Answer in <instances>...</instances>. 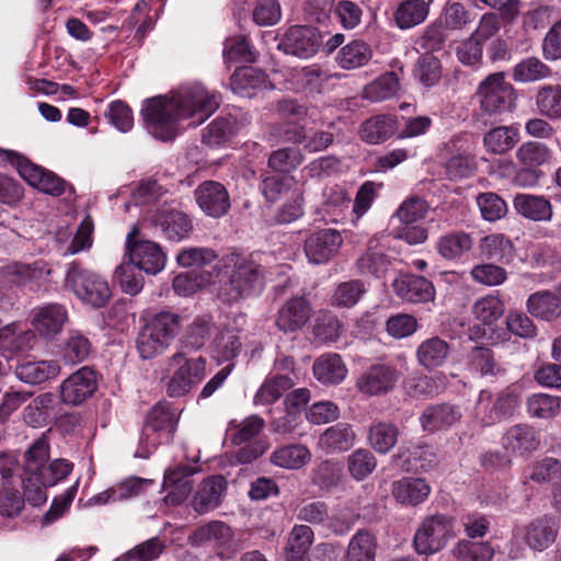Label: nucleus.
<instances>
[{
  "mask_svg": "<svg viewBox=\"0 0 561 561\" xmlns=\"http://www.w3.org/2000/svg\"><path fill=\"white\" fill-rule=\"evenodd\" d=\"M539 113L548 118H561V85L546 84L536 94Z\"/></svg>",
  "mask_w": 561,
  "mask_h": 561,
  "instance_id": "nucleus-49",
  "label": "nucleus"
},
{
  "mask_svg": "<svg viewBox=\"0 0 561 561\" xmlns=\"http://www.w3.org/2000/svg\"><path fill=\"white\" fill-rule=\"evenodd\" d=\"M462 417L460 408L450 403L428 405L420 416V423L426 432H437L450 428Z\"/></svg>",
  "mask_w": 561,
  "mask_h": 561,
  "instance_id": "nucleus-21",
  "label": "nucleus"
},
{
  "mask_svg": "<svg viewBox=\"0 0 561 561\" xmlns=\"http://www.w3.org/2000/svg\"><path fill=\"white\" fill-rule=\"evenodd\" d=\"M469 369L481 377L496 376L502 371L494 358L493 351L485 346H476L468 354Z\"/></svg>",
  "mask_w": 561,
  "mask_h": 561,
  "instance_id": "nucleus-48",
  "label": "nucleus"
},
{
  "mask_svg": "<svg viewBox=\"0 0 561 561\" xmlns=\"http://www.w3.org/2000/svg\"><path fill=\"white\" fill-rule=\"evenodd\" d=\"M173 365L179 367L168 382L167 393L169 397H181L203 379L206 358L199 356L196 359L186 360L182 353H176L170 359V366Z\"/></svg>",
  "mask_w": 561,
  "mask_h": 561,
  "instance_id": "nucleus-9",
  "label": "nucleus"
},
{
  "mask_svg": "<svg viewBox=\"0 0 561 561\" xmlns=\"http://www.w3.org/2000/svg\"><path fill=\"white\" fill-rule=\"evenodd\" d=\"M67 310L62 305L48 304L34 310L32 324L44 336L59 333L67 321Z\"/></svg>",
  "mask_w": 561,
  "mask_h": 561,
  "instance_id": "nucleus-27",
  "label": "nucleus"
},
{
  "mask_svg": "<svg viewBox=\"0 0 561 561\" xmlns=\"http://www.w3.org/2000/svg\"><path fill=\"white\" fill-rule=\"evenodd\" d=\"M1 152L7 156V160L16 167L19 174L33 187L51 196H60L65 193L67 182L57 174L32 163L16 151L1 150Z\"/></svg>",
  "mask_w": 561,
  "mask_h": 561,
  "instance_id": "nucleus-6",
  "label": "nucleus"
},
{
  "mask_svg": "<svg viewBox=\"0 0 561 561\" xmlns=\"http://www.w3.org/2000/svg\"><path fill=\"white\" fill-rule=\"evenodd\" d=\"M479 249L486 260L501 264H508L514 256L512 241L500 233L489 234L482 238Z\"/></svg>",
  "mask_w": 561,
  "mask_h": 561,
  "instance_id": "nucleus-39",
  "label": "nucleus"
},
{
  "mask_svg": "<svg viewBox=\"0 0 561 561\" xmlns=\"http://www.w3.org/2000/svg\"><path fill=\"white\" fill-rule=\"evenodd\" d=\"M311 308L302 297L287 300L278 310L276 325L283 332H295L310 319Z\"/></svg>",
  "mask_w": 561,
  "mask_h": 561,
  "instance_id": "nucleus-23",
  "label": "nucleus"
},
{
  "mask_svg": "<svg viewBox=\"0 0 561 561\" xmlns=\"http://www.w3.org/2000/svg\"><path fill=\"white\" fill-rule=\"evenodd\" d=\"M373 57L370 46L364 41H352L339 53L337 62L341 68L352 70L368 64Z\"/></svg>",
  "mask_w": 561,
  "mask_h": 561,
  "instance_id": "nucleus-46",
  "label": "nucleus"
},
{
  "mask_svg": "<svg viewBox=\"0 0 561 561\" xmlns=\"http://www.w3.org/2000/svg\"><path fill=\"white\" fill-rule=\"evenodd\" d=\"M513 206L518 215L533 221H550L553 216L550 201L542 195L516 194Z\"/></svg>",
  "mask_w": 561,
  "mask_h": 561,
  "instance_id": "nucleus-28",
  "label": "nucleus"
},
{
  "mask_svg": "<svg viewBox=\"0 0 561 561\" xmlns=\"http://www.w3.org/2000/svg\"><path fill=\"white\" fill-rule=\"evenodd\" d=\"M230 88L242 98H253L259 92L272 89L267 75L251 66L239 67L230 77Z\"/></svg>",
  "mask_w": 561,
  "mask_h": 561,
  "instance_id": "nucleus-19",
  "label": "nucleus"
},
{
  "mask_svg": "<svg viewBox=\"0 0 561 561\" xmlns=\"http://www.w3.org/2000/svg\"><path fill=\"white\" fill-rule=\"evenodd\" d=\"M450 346L439 336L424 340L416 348V359L425 369L443 366L449 357Z\"/></svg>",
  "mask_w": 561,
  "mask_h": 561,
  "instance_id": "nucleus-31",
  "label": "nucleus"
},
{
  "mask_svg": "<svg viewBox=\"0 0 561 561\" xmlns=\"http://www.w3.org/2000/svg\"><path fill=\"white\" fill-rule=\"evenodd\" d=\"M312 371L320 383L335 386L346 378L348 370L339 354L325 353L314 360Z\"/></svg>",
  "mask_w": 561,
  "mask_h": 561,
  "instance_id": "nucleus-26",
  "label": "nucleus"
},
{
  "mask_svg": "<svg viewBox=\"0 0 561 561\" xmlns=\"http://www.w3.org/2000/svg\"><path fill=\"white\" fill-rule=\"evenodd\" d=\"M377 537L368 529H358L350 539L344 561H375Z\"/></svg>",
  "mask_w": 561,
  "mask_h": 561,
  "instance_id": "nucleus-33",
  "label": "nucleus"
},
{
  "mask_svg": "<svg viewBox=\"0 0 561 561\" xmlns=\"http://www.w3.org/2000/svg\"><path fill=\"white\" fill-rule=\"evenodd\" d=\"M210 284V272L188 271L173 278L172 287L179 296H191Z\"/></svg>",
  "mask_w": 561,
  "mask_h": 561,
  "instance_id": "nucleus-51",
  "label": "nucleus"
},
{
  "mask_svg": "<svg viewBox=\"0 0 561 561\" xmlns=\"http://www.w3.org/2000/svg\"><path fill=\"white\" fill-rule=\"evenodd\" d=\"M400 90V78L397 72L389 71L378 77L364 88V98L371 102H382L397 95Z\"/></svg>",
  "mask_w": 561,
  "mask_h": 561,
  "instance_id": "nucleus-41",
  "label": "nucleus"
},
{
  "mask_svg": "<svg viewBox=\"0 0 561 561\" xmlns=\"http://www.w3.org/2000/svg\"><path fill=\"white\" fill-rule=\"evenodd\" d=\"M558 527L554 518L541 516L529 523L524 529V541L533 550L542 551L556 540Z\"/></svg>",
  "mask_w": 561,
  "mask_h": 561,
  "instance_id": "nucleus-25",
  "label": "nucleus"
},
{
  "mask_svg": "<svg viewBox=\"0 0 561 561\" xmlns=\"http://www.w3.org/2000/svg\"><path fill=\"white\" fill-rule=\"evenodd\" d=\"M399 380V371L387 364H374L364 370L355 381L356 390L368 397L390 392Z\"/></svg>",
  "mask_w": 561,
  "mask_h": 561,
  "instance_id": "nucleus-10",
  "label": "nucleus"
},
{
  "mask_svg": "<svg viewBox=\"0 0 561 561\" xmlns=\"http://www.w3.org/2000/svg\"><path fill=\"white\" fill-rule=\"evenodd\" d=\"M264 267L250 256L231 252L222 255L213 268L216 296L231 305L255 294L264 282Z\"/></svg>",
  "mask_w": 561,
  "mask_h": 561,
  "instance_id": "nucleus-2",
  "label": "nucleus"
},
{
  "mask_svg": "<svg viewBox=\"0 0 561 561\" xmlns=\"http://www.w3.org/2000/svg\"><path fill=\"white\" fill-rule=\"evenodd\" d=\"M472 244L471 237L461 231L442 237L437 244V250L443 257L455 260L468 252L472 248Z\"/></svg>",
  "mask_w": 561,
  "mask_h": 561,
  "instance_id": "nucleus-54",
  "label": "nucleus"
},
{
  "mask_svg": "<svg viewBox=\"0 0 561 561\" xmlns=\"http://www.w3.org/2000/svg\"><path fill=\"white\" fill-rule=\"evenodd\" d=\"M313 538L314 534L310 526H294L286 546V561H306V554L313 542Z\"/></svg>",
  "mask_w": 561,
  "mask_h": 561,
  "instance_id": "nucleus-42",
  "label": "nucleus"
},
{
  "mask_svg": "<svg viewBox=\"0 0 561 561\" xmlns=\"http://www.w3.org/2000/svg\"><path fill=\"white\" fill-rule=\"evenodd\" d=\"M398 130V122L393 115L379 114L366 119L360 126V138L373 145L381 144Z\"/></svg>",
  "mask_w": 561,
  "mask_h": 561,
  "instance_id": "nucleus-29",
  "label": "nucleus"
},
{
  "mask_svg": "<svg viewBox=\"0 0 561 561\" xmlns=\"http://www.w3.org/2000/svg\"><path fill=\"white\" fill-rule=\"evenodd\" d=\"M51 273L48 263L38 260L32 264L13 262L0 267V287L12 289L39 282Z\"/></svg>",
  "mask_w": 561,
  "mask_h": 561,
  "instance_id": "nucleus-11",
  "label": "nucleus"
},
{
  "mask_svg": "<svg viewBox=\"0 0 561 561\" xmlns=\"http://www.w3.org/2000/svg\"><path fill=\"white\" fill-rule=\"evenodd\" d=\"M72 468L73 465L70 461L59 458L44 467L37 477L23 478L22 488L27 502L33 506L44 504L47 501L46 488L66 479Z\"/></svg>",
  "mask_w": 561,
  "mask_h": 561,
  "instance_id": "nucleus-7",
  "label": "nucleus"
},
{
  "mask_svg": "<svg viewBox=\"0 0 561 561\" xmlns=\"http://www.w3.org/2000/svg\"><path fill=\"white\" fill-rule=\"evenodd\" d=\"M356 439L353 426L346 422H339L319 436L318 447L327 455H333L350 450Z\"/></svg>",
  "mask_w": 561,
  "mask_h": 561,
  "instance_id": "nucleus-22",
  "label": "nucleus"
},
{
  "mask_svg": "<svg viewBox=\"0 0 561 561\" xmlns=\"http://www.w3.org/2000/svg\"><path fill=\"white\" fill-rule=\"evenodd\" d=\"M560 400L558 397L536 393L527 400V411L533 417L550 419L559 413Z\"/></svg>",
  "mask_w": 561,
  "mask_h": 561,
  "instance_id": "nucleus-63",
  "label": "nucleus"
},
{
  "mask_svg": "<svg viewBox=\"0 0 561 561\" xmlns=\"http://www.w3.org/2000/svg\"><path fill=\"white\" fill-rule=\"evenodd\" d=\"M392 286L397 295L413 304L430 301L435 296L433 284L423 276H403L394 279Z\"/></svg>",
  "mask_w": 561,
  "mask_h": 561,
  "instance_id": "nucleus-24",
  "label": "nucleus"
},
{
  "mask_svg": "<svg viewBox=\"0 0 561 561\" xmlns=\"http://www.w3.org/2000/svg\"><path fill=\"white\" fill-rule=\"evenodd\" d=\"M550 76L551 69L537 57L523 59L513 70V79L517 82H535Z\"/></svg>",
  "mask_w": 561,
  "mask_h": 561,
  "instance_id": "nucleus-50",
  "label": "nucleus"
},
{
  "mask_svg": "<svg viewBox=\"0 0 561 561\" xmlns=\"http://www.w3.org/2000/svg\"><path fill=\"white\" fill-rule=\"evenodd\" d=\"M152 224L156 228H160L168 240L176 242L186 239L193 230L190 217L176 209H164L157 213L152 217Z\"/></svg>",
  "mask_w": 561,
  "mask_h": 561,
  "instance_id": "nucleus-20",
  "label": "nucleus"
},
{
  "mask_svg": "<svg viewBox=\"0 0 561 561\" xmlns=\"http://www.w3.org/2000/svg\"><path fill=\"white\" fill-rule=\"evenodd\" d=\"M65 282L81 301L93 308L104 307L112 297L108 283L76 261L69 264Z\"/></svg>",
  "mask_w": 561,
  "mask_h": 561,
  "instance_id": "nucleus-4",
  "label": "nucleus"
},
{
  "mask_svg": "<svg viewBox=\"0 0 561 561\" xmlns=\"http://www.w3.org/2000/svg\"><path fill=\"white\" fill-rule=\"evenodd\" d=\"M399 428L390 422H376L369 426L368 443L378 454L389 453L397 444Z\"/></svg>",
  "mask_w": 561,
  "mask_h": 561,
  "instance_id": "nucleus-40",
  "label": "nucleus"
},
{
  "mask_svg": "<svg viewBox=\"0 0 561 561\" xmlns=\"http://www.w3.org/2000/svg\"><path fill=\"white\" fill-rule=\"evenodd\" d=\"M459 561H491L493 550L489 543L459 541L453 550Z\"/></svg>",
  "mask_w": 561,
  "mask_h": 561,
  "instance_id": "nucleus-64",
  "label": "nucleus"
},
{
  "mask_svg": "<svg viewBox=\"0 0 561 561\" xmlns=\"http://www.w3.org/2000/svg\"><path fill=\"white\" fill-rule=\"evenodd\" d=\"M265 426L264 420L259 415H250L239 424L230 423V437L234 445H241L256 437Z\"/></svg>",
  "mask_w": 561,
  "mask_h": 561,
  "instance_id": "nucleus-59",
  "label": "nucleus"
},
{
  "mask_svg": "<svg viewBox=\"0 0 561 561\" xmlns=\"http://www.w3.org/2000/svg\"><path fill=\"white\" fill-rule=\"evenodd\" d=\"M54 400V394L49 392L37 396L24 409V421L33 427L44 425L49 417Z\"/></svg>",
  "mask_w": 561,
  "mask_h": 561,
  "instance_id": "nucleus-55",
  "label": "nucleus"
},
{
  "mask_svg": "<svg viewBox=\"0 0 561 561\" xmlns=\"http://www.w3.org/2000/svg\"><path fill=\"white\" fill-rule=\"evenodd\" d=\"M304 161V154L299 148L286 147L274 150L268 157V168L278 173H288L296 170Z\"/></svg>",
  "mask_w": 561,
  "mask_h": 561,
  "instance_id": "nucleus-56",
  "label": "nucleus"
},
{
  "mask_svg": "<svg viewBox=\"0 0 561 561\" xmlns=\"http://www.w3.org/2000/svg\"><path fill=\"white\" fill-rule=\"evenodd\" d=\"M391 492L397 502L414 506L427 499L431 486L423 479L403 478L393 482Z\"/></svg>",
  "mask_w": 561,
  "mask_h": 561,
  "instance_id": "nucleus-32",
  "label": "nucleus"
},
{
  "mask_svg": "<svg viewBox=\"0 0 561 561\" xmlns=\"http://www.w3.org/2000/svg\"><path fill=\"white\" fill-rule=\"evenodd\" d=\"M256 51L244 36L227 38L224 43L222 58L229 67L232 64H252L256 60Z\"/></svg>",
  "mask_w": 561,
  "mask_h": 561,
  "instance_id": "nucleus-45",
  "label": "nucleus"
},
{
  "mask_svg": "<svg viewBox=\"0 0 561 561\" xmlns=\"http://www.w3.org/2000/svg\"><path fill=\"white\" fill-rule=\"evenodd\" d=\"M49 459V440L47 434H42L24 453L23 478L37 477Z\"/></svg>",
  "mask_w": 561,
  "mask_h": 561,
  "instance_id": "nucleus-37",
  "label": "nucleus"
},
{
  "mask_svg": "<svg viewBox=\"0 0 561 561\" xmlns=\"http://www.w3.org/2000/svg\"><path fill=\"white\" fill-rule=\"evenodd\" d=\"M95 373L89 367H82L71 374L60 386V398L64 403L79 405L96 390Z\"/></svg>",
  "mask_w": 561,
  "mask_h": 561,
  "instance_id": "nucleus-14",
  "label": "nucleus"
},
{
  "mask_svg": "<svg viewBox=\"0 0 561 561\" xmlns=\"http://www.w3.org/2000/svg\"><path fill=\"white\" fill-rule=\"evenodd\" d=\"M428 12V4L425 0H404L398 5L394 20L400 28L405 30L424 22Z\"/></svg>",
  "mask_w": 561,
  "mask_h": 561,
  "instance_id": "nucleus-43",
  "label": "nucleus"
},
{
  "mask_svg": "<svg viewBox=\"0 0 561 561\" xmlns=\"http://www.w3.org/2000/svg\"><path fill=\"white\" fill-rule=\"evenodd\" d=\"M342 244L343 238L337 230L321 229L307 237L304 250L310 263L323 264L339 253Z\"/></svg>",
  "mask_w": 561,
  "mask_h": 561,
  "instance_id": "nucleus-12",
  "label": "nucleus"
},
{
  "mask_svg": "<svg viewBox=\"0 0 561 561\" xmlns=\"http://www.w3.org/2000/svg\"><path fill=\"white\" fill-rule=\"evenodd\" d=\"M477 94L481 110L490 115L508 111L515 105L514 88L505 81L503 72L489 75L479 84Z\"/></svg>",
  "mask_w": 561,
  "mask_h": 561,
  "instance_id": "nucleus-8",
  "label": "nucleus"
},
{
  "mask_svg": "<svg viewBox=\"0 0 561 561\" xmlns=\"http://www.w3.org/2000/svg\"><path fill=\"white\" fill-rule=\"evenodd\" d=\"M366 293V285L360 279L342 282L335 287L331 304L339 308H352L362 300Z\"/></svg>",
  "mask_w": 561,
  "mask_h": 561,
  "instance_id": "nucleus-47",
  "label": "nucleus"
},
{
  "mask_svg": "<svg viewBox=\"0 0 561 561\" xmlns=\"http://www.w3.org/2000/svg\"><path fill=\"white\" fill-rule=\"evenodd\" d=\"M472 313L483 324L490 325L503 316L504 304L497 296L486 295L474 302Z\"/></svg>",
  "mask_w": 561,
  "mask_h": 561,
  "instance_id": "nucleus-58",
  "label": "nucleus"
},
{
  "mask_svg": "<svg viewBox=\"0 0 561 561\" xmlns=\"http://www.w3.org/2000/svg\"><path fill=\"white\" fill-rule=\"evenodd\" d=\"M181 329L178 313L160 311L144 319L136 337V348L142 359H151L164 353Z\"/></svg>",
  "mask_w": 561,
  "mask_h": 561,
  "instance_id": "nucleus-3",
  "label": "nucleus"
},
{
  "mask_svg": "<svg viewBox=\"0 0 561 561\" xmlns=\"http://www.w3.org/2000/svg\"><path fill=\"white\" fill-rule=\"evenodd\" d=\"M343 467L332 460H323L311 471V482L322 491L336 489L343 480Z\"/></svg>",
  "mask_w": 561,
  "mask_h": 561,
  "instance_id": "nucleus-44",
  "label": "nucleus"
},
{
  "mask_svg": "<svg viewBox=\"0 0 561 561\" xmlns=\"http://www.w3.org/2000/svg\"><path fill=\"white\" fill-rule=\"evenodd\" d=\"M516 158L522 165L538 168L551 158V150L541 142L528 141L516 151Z\"/></svg>",
  "mask_w": 561,
  "mask_h": 561,
  "instance_id": "nucleus-61",
  "label": "nucleus"
},
{
  "mask_svg": "<svg viewBox=\"0 0 561 561\" xmlns=\"http://www.w3.org/2000/svg\"><path fill=\"white\" fill-rule=\"evenodd\" d=\"M129 262L139 271L149 275L161 272L167 262V255L162 248L150 240H138L130 247Z\"/></svg>",
  "mask_w": 561,
  "mask_h": 561,
  "instance_id": "nucleus-18",
  "label": "nucleus"
},
{
  "mask_svg": "<svg viewBox=\"0 0 561 561\" xmlns=\"http://www.w3.org/2000/svg\"><path fill=\"white\" fill-rule=\"evenodd\" d=\"M60 373L56 360L25 362L18 365L16 377L23 382L37 385L57 377Z\"/></svg>",
  "mask_w": 561,
  "mask_h": 561,
  "instance_id": "nucleus-35",
  "label": "nucleus"
},
{
  "mask_svg": "<svg viewBox=\"0 0 561 561\" xmlns=\"http://www.w3.org/2000/svg\"><path fill=\"white\" fill-rule=\"evenodd\" d=\"M320 34L310 26L295 25L283 35L278 48L299 58L313 56L320 46Z\"/></svg>",
  "mask_w": 561,
  "mask_h": 561,
  "instance_id": "nucleus-13",
  "label": "nucleus"
},
{
  "mask_svg": "<svg viewBox=\"0 0 561 561\" xmlns=\"http://www.w3.org/2000/svg\"><path fill=\"white\" fill-rule=\"evenodd\" d=\"M527 309L536 318L552 321L561 316V300L558 293L538 291L529 296Z\"/></svg>",
  "mask_w": 561,
  "mask_h": 561,
  "instance_id": "nucleus-36",
  "label": "nucleus"
},
{
  "mask_svg": "<svg viewBox=\"0 0 561 561\" xmlns=\"http://www.w3.org/2000/svg\"><path fill=\"white\" fill-rule=\"evenodd\" d=\"M516 142L517 133L510 127L493 128L483 137L485 148L495 154H502L511 150Z\"/></svg>",
  "mask_w": 561,
  "mask_h": 561,
  "instance_id": "nucleus-57",
  "label": "nucleus"
},
{
  "mask_svg": "<svg viewBox=\"0 0 561 561\" xmlns=\"http://www.w3.org/2000/svg\"><path fill=\"white\" fill-rule=\"evenodd\" d=\"M347 467L351 476L360 481L373 473L377 467V460L370 450L359 448L350 455Z\"/></svg>",
  "mask_w": 561,
  "mask_h": 561,
  "instance_id": "nucleus-60",
  "label": "nucleus"
},
{
  "mask_svg": "<svg viewBox=\"0 0 561 561\" xmlns=\"http://www.w3.org/2000/svg\"><path fill=\"white\" fill-rule=\"evenodd\" d=\"M502 446L508 455L526 457L538 449L540 436L535 427L528 424H516L503 435Z\"/></svg>",
  "mask_w": 561,
  "mask_h": 561,
  "instance_id": "nucleus-16",
  "label": "nucleus"
},
{
  "mask_svg": "<svg viewBox=\"0 0 561 561\" xmlns=\"http://www.w3.org/2000/svg\"><path fill=\"white\" fill-rule=\"evenodd\" d=\"M199 467L180 465L173 469H169L164 473L163 489L168 491L165 502L171 505L183 503L193 489L191 476L199 472Z\"/></svg>",
  "mask_w": 561,
  "mask_h": 561,
  "instance_id": "nucleus-17",
  "label": "nucleus"
},
{
  "mask_svg": "<svg viewBox=\"0 0 561 561\" xmlns=\"http://www.w3.org/2000/svg\"><path fill=\"white\" fill-rule=\"evenodd\" d=\"M437 21L448 31L466 30L473 18L466 7L460 2L447 3Z\"/></svg>",
  "mask_w": 561,
  "mask_h": 561,
  "instance_id": "nucleus-52",
  "label": "nucleus"
},
{
  "mask_svg": "<svg viewBox=\"0 0 561 561\" xmlns=\"http://www.w3.org/2000/svg\"><path fill=\"white\" fill-rule=\"evenodd\" d=\"M294 386L291 378L277 375L266 379L254 397L255 404H271L277 401L285 391Z\"/></svg>",
  "mask_w": 561,
  "mask_h": 561,
  "instance_id": "nucleus-53",
  "label": "nucleus"
},
{
  "mask_svg": "<svg viewBox=\"0 0 561 561\" xmlns=\"http://www.w3.org/2000/svg\"><path fill=\"white\" fill-rule=\"evenodd\" d=\"M391 262L379 245L369 241L364 253L356 260L357 273L362 276L381 277L389 268Z\"/></svg>",
  "mask_w": 561,
  "mask_h": 561,
  "instance_id": "nucleus-34",
  "label": "nucleus"
},
{
  "mask_svg": "<svg viewBox=\"0 0 561 561\" xmlns=\"http://www.w3.org/2000/svg\"><path fill=\"white\" fill-rule=\"evenodd\" d=\"M92 351L91 342L81 333H72L67 340L62 357L67 364L76 365L85 360Z\"/></svg>",
  "mask_w": 561,
  "mask_h": 561,
  "instance_id": "nucleus-62",
  "label": "nucleus"
},
{
  "mask_svg": "<svg viewBox=\"0 0 561 561\" xmlns=\"http://www.w3.org/2000/svg\"><path fill=\"white\" fill-rule=\"evenodd\" d=\"M209 102L210 94L207 88L194 82L167 95L146 100L141 114L146 128L154 138L170 141L179 133V121L197 116L194 126L205 122L210 115L207 108Z\"/></svg>",
  "mask_w": 561,
  "mask_h": 561,
  "instance_id": "nucleus-1",
  "label": "nucleus"
},
{
  "mask_svg": "<svg viewBox=\"0 0 561 561\" xmlns=\"http://www.w3.org/2000/svg\"><path fill=\"white\" fill-rule=\"evenodd\" d=\"M311 451L304 445H286L274 450L271 462L277 467L297 470L311 461Z\"/></svg>",
  "mask_w": 561,
  "mask_h": 561,
  "instance_id": "nucleus-38",
  "label": "nucleus"
},
{
  "mask_svg": "<svg viewBox=\"0 0 561 561\" xmlns=\"http://www.w3.org/2000/svg\"><path fill=\"white\" fill-rule=\"evenodd\" d=\"M242 549L241 540L230 526L222 522H213V557L220 561L231 560Z\"/></svg>",
  "mask_w": 561,
  "mask_h": 561,
  "instance_id": "nucleus-30",
  "label": "nucleus"
},
{
  "mask_svg": "<svg viewBox=\"0 0 561 561\" xmlns=\"http://www.w3.org/2000/svg\"><path fill=\"white\" fill-rule=\"evenodd\" d=\"M180 412L168 402H158L147 413L144 433H158L164 443H171L178 426Z\"/></svg>",
  "mask_w": 561,
  "mask_h": 561,
  "instance_id": "nucleus-15",
  "label": "nucleus"
},
{
  "mask_svg": "<svg viewBox=\"0 0 561 561\" xmlns=\"http://www.w3.org/2000/svg\"><path fill=\"white\" fill-rule=\"evenodd\" d=\"M454 518L444 514L425 517L417 527L413 547L420 556H431L443 550L454 537Z\"/></svg>",
  "mask_w": 561,
  "mask_h": 561,
  "instance_id": "nucleus-5",
  "label": "nucleus"
}]
</instances>
